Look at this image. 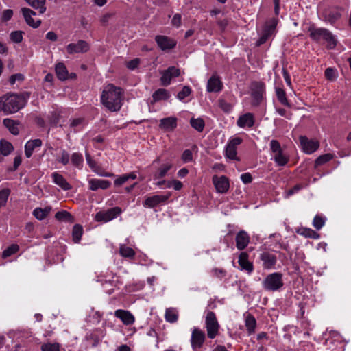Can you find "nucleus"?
Returning a JSON list of instances; mask_svg holds the SVG:
<instances>
[{
    "instance_id": "obj_1",
    "label": "nucleus",
    "mask_w": 351,
    "mask_h": 351,
    "mask_svg": "<svg viewBox=\"0 0 351 351\" xmlns=\"http://www.w3.org/2000/svg\"><path fill=\"white\" fill-rule=\"evenodd\" d=\"M123 90L112 84L106 85L102 91L101 101L111 112L119 111L122 106Z\"/></svg>"
},
{
    "instance_id": "obj_2",
    "label": "nucleus",
    "mask_w": 351,
    "mask_h": 351,
    "mask_svg": "<svg viewBox=\"0 0 351 351\" xmlns=\"http://www.w3.org/2000/svg\"><path fill=\"white\" fill-rule=\"evenodd\" d=\"M29 97L28 93L20 95L8 93L0 97V112H3L5 114L18 112L25 106Z\"/></svg>"
},
{
    "instance_id": "obj_3",
    "label": "nucleus",
    "mask_w": 351,
    "mask_h": 351,
    "mask_svg": "<svg viewBox=\"0 0 351 351\" xmlns=\"http://www.w3.org/2000/svg\"><path fill=\"white\" fill-rule=\"evenodd\" d=\"M309 36L311 38L316 42L324 40L327 44V48L334 49L337 45V40L332 34L325 28H317L315 26H311L308 28Z\"/></svg>"
},
{
    "instance_id": "obj_4",
    "label": "nucleus",
    "mask_w": 351,
    "mask_h": 351,
    "mask_svg": "<svg viewBox=\"0 0 351 351\" xmlns=\"http://www.w3.org/2000/svg\"><path fill=\"white\" fill-rule=\"evenodd\" d=\"M262 285L265 291L272 292L278 291L284 285L282 274L280 272L268 274L263 280Z\"/></svg>"
},
{
    "instance_id": "obj_5",
    "label": "nucleus",
    "mask_w": 351,
    "mask_h": 351,
    "mask_svg": "<svg viewBox=\"0 0 351 351\" xmlns=\"http://www.w3.org/2000/svg\"><path fill=\"white\" fill-rule=\"evenodd\" d=\"M270 149L272 159L278 166L283 167L288 163L289 156L283 152L280 143L277 140L273 139L270 141Z\"/></svg>"
},
{
    "instance_id": "obj_6",
    "label": "nucleus",
    "mask_w": 351,
    "mask_h": 351,
    "mask_svg": "<svg viewBox=\"0 0 351 351\" xmlns=\"http://www.w3.org/2000/svg\"><path fill=\"white\" fill-rule=\"evenodd\" d=\"M205 326L209 339H214L219 334L220 325L214 312L209 311L206 313Z\"/></svg>"
},
{
    "instance_id": "obj_7",
    "label": "nucleus",
    "mask_w": 351,
    "mask_h": 351,
    "mask_svg": "<svg viewBox=\"0 0 351 351\" xmlns=\"http://www.w3.org/2000/svg\"><path fill=\"white\" fill-rule=\"evenodd\" d=\"M121 208L119 207H114L106 211H99L96 213L95 219L99 222H108L116 218L121 213Z\"/></svg>"
},
{
    "instance_id": "obj_8",
    "label": "nucleus",
    "mask_w": 351,
    "mask_h": 351,
    "mask_svg": "<svg viewBox=\"0 0 351 351\" xmlns=\"http://www.w3.org/2000/svg\"><path fill=\"white\" fill-rule=\"evenodd\" d=\"M243 142V140L240 137H234L230 139L225 149V155L227 158L230 160H239L237 157V146Z\"/></svg>"
},
{
    "instance_id": "obj_9",
    "label": "nucleus",
    "mask_w": 351,
    "mask_h": 351,
    "mask_svg": "<svg viewBox=\"0 0 351 351\" xmlns=\"http://www.w3.org/2000/svg\"><path fill=\"white\" fill-rule=\"evenodd\" d=\"M276 23L275 21H269L267 22L263 28V34L256 42V45L260 46L264 44L269 37L275 32Z\"/></svg>"
},
{
    "instance_id": "obj_10",
    "label": "nucleus",
    "mask_w": 351,
    "mask_h": 351,
    "mask_svg": "<svg viewBox=\"0 0 351 351\" xmlns=\"http://www.w3.org/2000/svg\"><path fill=\"white\" fill-rule=\"evenodd\" d=\"M206 339V335L204 331L195 328L191 334V343L193 350L199 349L204 344Z\"/></svg>"
},
{
    "instance_id": "obj_11",
    "label": "nucleus",
    "mask_w": 351,
    "mask_h": 351,
    "mask_svg": "<svg viewBox=\"0 0 351 351\" xmlns=\"http://www.w3.org/2000/svg\"><path fill=\"white\" fill-rule=\"evenodd\" d=\"M213 183L216 189L217 192L219 193H226L229 190V180L225 176H221L220 177L214 176L213 177Z\"/></svg>"
},
{
    "instance_id": "obj_12",
    "label": "nucleus",
    "mask_w": 351,
    "mask_h": 351,
    "mask_svg": "<svg viewBox=\"0 0 351 351\" xmlns=\"http://www.w3.org/2000/svg\"><path fill=\"white\" fill-rule=\"evenodd\" d=\"M300 143L303 151L308 154L313 153L319 147L318 141L309 140L307 137L303 136L300 137Z\"/></svg>"
},
{
    "instance_id": "obj_13",
    "label": "nucleus",
    "mask_w": 351,
    "mask_h": 351,
    "mask_svg": "<svg viewBox=\"0 0 351 351\" xmlns=\"http://www.w3.org/2000/svg\"><path fill=\"white\" fill-rule=\"evenodd\" d=\"M160 77L161 84L162 86H168L170 84L173 77H178L180 74V69L175 67H169L167 70L163 71Z\"/></svg>"
},
{
    "instance_id": "obj_14",
    "label": "nucleus",
    "mask_w": 351,
    "mask_h": 351,
    "mask_svg": "<svg viewBox=\"0 0 351 351\" xmlns=\"http://www.w3.org/2000/svg\"><path fill=\"white\" fill-rule=\"evenodd\" d=\"M155 40L161 50H169L173 49L176 45V42L166 36L158 35L155 37Z\"/></svg>"
},
{
    "instance_id": "obj_15",
    "label": "nucleus",
    "mask_w": 351,
    "mask_h": 351,
    "mask_svg": "<svg viewBox=\"0 0 351 351\" xmlns=\"http://www.w3.org/2000/svg\"><path fill=\"white\" fill-rule=\"evenodd\" d=\"M89 45L87 42L80 40L77 43H70L66 47L69 54L77 53H86L89 50Z\"/></svg>"
},
{
    "instance_id": "obj_16",
    "label": "nucleus",
    "mask_w": 351,
    "mask_h": 351,
    "mask_svg": "<svg viewBox=\"0 0 351 351\" xmlns=\"http://www.w3.org/2000/svg\"><path fill=\"white\" fill-rule=\"evenodd\" d=\"M169 197L170 194L167 195H155L148 197L144 201L143 206L147 208H154L158 204L165 202Z\"/></svg>"
},
{
    "instance_id": "obj_17",
    "label": "nucleus",
    "mask_w": 351,
    "mask_h": 351,
    "mask_svg": "<svg viewBox=\"0 0 351 351\" xmlns=\"http://www.w3.org/2000/svg\"><path fill=\"white\" fill-rule=\"evenodd\" d=\"M265 93V84L261 82H254L252 84V97L258 104Z\"/></svg>"
},
{
    "instance_id": "obj_18",
    "label": "nucleus",
    "mask_w": 351,
    "mask_h": 351,
    "mask_svg": "<svg viewBox=\"0 0 351 351\" xmlns=\"http://www.w3.org/2000/svg\"><path fill=\"white\" fill-rule=\"evenodd\" d=\"M236 247L239 250H244L250 243V236L244 230L239 231L235 237Z\"/></svg>"
},
{
    "instance_id": "obj_19",
    "label": "nucleus",
    "mask_w": 351,
    "mask_h": 351,
    "mask_svg": "<svg viewBox=\"0 0 351 351\" xmlns=\"http://www.w3.org/2000/svg\"><path fill=\"white\" fill-rule=\"evenodd\" d=\"M114 316L120 319L125 325H132L135 322L134 316L129 311L118 309L115 311Z\"/></svg>"
},
{
    "instance_id": "obj_20",
    "label": "nucleus",
    "mask_w": 351,
    "mask_h": 351,
    "mask_svg": "<svg viewBox=\"0 0 351 351\" xmlns=\"http://www.w3.org/2000/svg\"><path fill=\"white\" fill-rule=\"evenodd\" d=\"M21 12L25 18V20L28 25L33 28L38 27L41 24V21L38 20L36 21L32 18V16L36 15V12L29 8H23Z\"/></svg>"
},
{
    "instance_id": "obj_21",
    "label": "nucleus",
    "mask_w": 351,
    "mask_h": 351,
    "mask_svg": "<svg viewBox=\"0 0 351 351\" xmlns=\"http://www.w3.org/2000/svg\"><path fill=\"white\" fill-rule=\"evenodd\" d=\"M178 119L175 117H169L160 119L159 128L165 132H171L177 127Z\"/></svg>"
},
{
    "instance_id": "obj_22",
    "label": "nucleus",
    "mask_w": 351,
    "mask_h": 351,
    "mask_svg": "<svg viewBox=\"0 0 351 351\" xmlns=\"http://www.w3.org/2000/svg\"><path fill=\"white\" fill-rule=\"evenodd\" d=\"M223 84L219 77L217 75H213L208 81L206 89L208 92L218 93L222 90Z\"/></svg>"
},
{
    "instance_id": "obj_23",
    "label": "nucleus",
    "mask_w": 351,
    "mask_h": 351,
    "mask_svg": "<svg viewBox=\"0 0 351 351\" xmlns=\"http://www.w3.org/2000/svg\"><path fill=\"white\" fill-rule=\"evenodd\" d=\"M53 182L60 187L64 191H69L72 189V186L66 181L62 175L58 172L51 173Z\"/></svg>"
},
{
    "instance_id": "obj_24",
    "label": "nucleus",
    "mask_w": 351,
    "mask_h": 351,
    "mask_svg": "<svg viewBox=\"0 0 351 351\" xmlns=\"http://www.w3.org/2000/svg\"><path fill=\"white\" fill-rule=\"evenodd\" d=\"M248 254L247 252H241L239 256V265L241 269L246 271L250 274L254 270V266L252 263L248 261Z\"/></svg>"
},
{
    "instance_id": "obj_25",
    "label": "nucleus",
    "mask_w": 351,
    "mask_h": 351,
    "mask_svg": "<svg viewBox=\"0 0 351 351\" xmlns=\"http://www.w3.org/2000/svg\"><path fill=\"white\" fill-rule=\"evenodd\" d=\"M237 125L240 128H252L254 124V117L253 114L247 112L240 116L237 120Z\"/></svg>"
},
{
    "instance_id": "obj_26",
    "label": "nucleus",
    "mask_w": 351,
    "mask_h": 351,
    "mask_svg": "<svg viewBox=\"0 0 351 351\" xmlns=\"http://www.w3.org/2000/svg\"><path fill=\"white\" fill-rule=\"evenodd\" d=\"M89 189L97 191L99 189H107L110 186V182L106 180L90 179L88 180Z\"/></svg>"
},
{
    "instance_id": "obj_27",
    "label": "nucleus",
    "mask_w": 351,
    "mask_h": 351,
    "mask_svg": "<svg viewBox=\"0 0 351 351\" xmlns=\"http://www.w3.org/2000/svg\"><path fill=\"white\" fill-rule=\"evenodd\" d=\"M260 258L263 262V267L267 269L273 268L277 261L276 256L269 252L262 253Z\"/></svg>"
},
{
    "instance_id": "obj_28",
    "label": "nucleus",
    "mask_w": 351,
    "mask_h": 351,
    "mask_svg": "<svg viewBox=\"0 0 351 351\" xmlns=\"http://www.w3.org/2000/svg\"><path fill=\"white\" fill-rule=\"evenodd\" d=\"M42 145V141L40 139H34L28 141L25 145V154L27 158H30L36 148L40 147Z\"/></svg>"
},
{
    "instance_id": "obj_29",
    "label": "nucleus",
    "mask_w": 351,
    "mask_h": 351,
    "mask_svg": "<svg viewBox=\"0 0 351 351\" xmlns=\"http://www.w3.org/2000/svg\"><path fill=\"white\" fill-rule=\"evenodd\" d=\"M106 335V331L102 328L94 330L88 336V339L93 341V346H97Z\"/></svg>"
},
{
    "instance_id": "obj_30",
    "label": "nucleus",
    "mask_w": 351,
    "mask_h": 351,
    "mask_svg": "<svg viewBox=\"0 0 351 351\" xmlns=\"http://www.w3.org/2000/svg\"><path fill=\"white\" fill-rule=\"evenodd\" d=\"M3 123L12 134L17 135L19 133V121L7 118L3 119Z\"/></svg>"
},
{
    "instance_id": "obj_31",
    "label": "nucleus",
    "mask_w": 351,
    "mask_h": 351,
    "mask_svg": "<svg viewBox=\"0 0 351 351\" xmlns=\"http://www.w3.org/2000/svg\"><path fill=\"white\" fill-rule=\"evenodd\" d=\"M71 165L77 169H82L84 166V157L80 152H73L70 156Z\"/></svg>"
},
{
    "instance_id": "obj_32",
    "label": "nucleus",
    "mask_w": 351,
    "mask_h": 351,
    "mask_svg": "<svg viewBox=\"0 0 351 351\" xmlns=\"http://www.w3.org/2000/svg\"><path fill=\"white\" fill-rule=\"evenodd\" d=\"M245 325L246 327L247 332L249 335L255 332V328L256 326V321L255 317L251 315L248 314L245 319Z\"/></svg>"
},
{
    "instance_id": "obj_33",
    "label": "nucleus",
    "mask_w": 351,
    "mask_h": 351,
    "mask_svg": "<svg viewBox=\"0 0 351 351\" xmlns=\"http://www.w3.org/2000/svg\"><path fill=\"white\" fill-rule=\"evenodd\" d=\"M56 73L59 80H65L68 79V71L63 63L60 62L56 65Z\"/></svg>"
},
{
    "instance_id": "obj_34",
    "label": "nucleus",
    "mask_w": 351,
    "mask_h": 351,
    "mask_svg": "<svg viewBox=\"0 0 351 351\" xmlns=\"http://www.w3.org/2000/svg\"><path fill=\"white\" fill-rule=\"evenodd\" d=\"M170 94L167 90L165 88H159L156 90L153 95L152 97L154 101H158L160 100H167L169 98Z\"/></svg>"
},
{
    "instance_id": "obj_35",
    "label": "nucleus",
    "mask_w": 351,
    "mask_h": 351,
    "mask_svg": "<svg viewBox=\"0 0 351 351\" xmlns=\"http://www.w3.org/2000/svg\"><path fill=\"white\" fill-rule=\"evenodd\" d=\"M30 6L34 9H38L40 14H43L46 10V0H25Z\"/></svg>"
},
{
    "instance_id": "obj_36",
    "label": "nucleus",
    "mask_w": 351,
    "mask_h": 351,
    "mask_svg": "<svg viewBox=\"0 0 351 351\" xmlns=\"http://www.w3.org/2000/svg\"><path fill=\"white\" fill-rule=\"evenodd\" d=\"M136 178V175L134 172H132L128 174H123L114 180V184L116 186H120L125 184L128 180H135Z\"/></svg>"
},
{
    "instance_id": "obj_37",
    "label": "nucleus",
    "mask_w": 351,
    "mask_h": 351,
    "mask_svg": "<svg viewBox=\"0 0 351 351\" xmlns=\"http://www.w3.org/2000/svg\"><path fill=\"white\" fill-rule=\"evenodd\" d=\"M51 210V207H46L45 208H36L33 211L34 216L38 220L44 219Z\"/></svg>"
},
{
    "instance_id": "obj_38",
    "label": "nucleus",
    "mask_w": 351,
    "mask_h": 351,
    "mask_svg": "<svg viewBox=\"0 0 351 351\" xmlns=\"http://www.w3.org/2000/svg\"><path fill=\"white\" fill-rule=\"evenodd\" d=\"M55 217L58 221L73 222L74 218L72 215L66 210L58 211L56 213Z\"/></svg>"
},
{
    "instance_id": "obj_39",
    "label": "nucleus",
    "mask_w": 351,
    "mask_h": 351,
    "mask_svg": "<svg viewBox=\"0 0 351 351\" xmlns=\"http://www.w3.org/2000/svg\"><path fill=\"white\" fill-rule=\"evenodd\" d=\"M119 254L121 256L129 258H133L135 256L134 250L124 244L120 245Z\"/></svg>"
},
{
    "instance_id": "obj_40",
    "label": "nucleus",
    "mask_w": 351,
    "mask_h": 351,
    "mask_svg": "<svg viewBox=\"0 0 351 351\" xmlns=\"http://www.w3.org/2000/svg\"><path fill=\"white\" fill-rule=\"evenodd\" d=\"M276 94L278 101L284 106L290 107L291 105L287 98L286 93L282 88H276Z\"/></svg>"
},
{
    "instance_id": "obj_41",
    "label": "nucleus",
    "mask_w": 351,
    "mask_h": 351,
    "mask_svg": "<svg viewBox=\"0 0 351 351\" xmlns=\"http://www.w3.org/2000/svg\"><path fill=\"white\" fill-rule=\"evenodd\" d=\"M83 234V227L80 224H75L72 231V237L74 243H77L81 240Z\"/></svg>"
},
{
    "instance_id": "obj_42",
    "label": "nucleus",
    "mask_w": 351,
    "mask_h": 351,
    "mask_svg": "<svg viewBox=\"0 0 351 351\" xmlns=\"http://www.w3.org/2000/svg\"><path fill=\"white\" fill-rule=\"evenodd\" d=\"M335 157V155L330 153L324 154L323 155L319 156L315 161V167L322 165L327 162L331 160Z\"/></svg>"
},
{
    "instance_id": "obj_43",
    "label": "nucleus",
    "mask_w": 351,
    "mask_h": 351,
    "mask_svg": "<svg viewBox=\"0 0 351 351\" xmlns=\"http://www.w3.org/2000/svg\"><path fill=\"white\" fill-rule=\"evenodd\" d=\"M165 319L170 323H174L178 320V315L176 309L169 308L165 311Z\"/></svg>"
},
{
    "instance_id": "obj_44",
    "label": "nucleus",
    "mask_w": 351,
    "mask_h": 351,
    "mask_svg": "<svg viewBox=\"0 0 351 351\" xmlns=\"http://www.w3.org/2000/svg\"><path fill=\"white\" fill-rule=\"evenodd\" d=\"M70 154L66 149H62L59 156L56 158V161L64 166L69 163Z\"/></svg>"
},
{
    "instance_id": "obj_45",
    "label": "nucleus",
    "mask_w": 351,
    "mask_h": 351,
    "mask_svg": "<svg viewBox=\"0 0 351 351\" xmlns=\"http://www.w3.org/2000/svg\"><path fill=\"white\" fill-rule=\"evenodd\" d=\"M13 150L12 145L4 140L0 141V154L8 155Z\"/></svg>"
},
{
    "instance_id": "obj_46",
    "label": "nucleus",
    "mask_w": 351,
    "mask_h": 351,
    "mask_svg": "<svg viewBox=\"0 0 351 351\" xmlns=\"http://www.w3.org/2000/svg\"><path fill=\"white\" fill-rule=\"evenodd\" d=\"M191 125L198 132H202L204 128V121L201 118H192L190 120Z\"/></svg>"
},
{
    "instance_id": "obj_47",
    "label": "nucleus",
    "mask_w": 351,
    "mask_h": 351,
    "mask_svg": "<svg viewBox=\"0 0 351 351\" xmlns=\"http://www.w3.org/2000/svg\"><path fill=\"white\" fill-rule=\"evenodd\" d=\"M87 164L89 165V167L91 168V169L93 171H95V173H97L99 176H105V177H112V176H114L113 173H105V172L100 171L99 170V168L97 166V162L93 159H92L90 161L88 162Z\"/></svg>"
},
{
    "instance_id": "obj_48",
    "label": "nucleus",
    "mask_w": 351,
    "mask_h": 351,
    "mask_svg": "<svg viewBox=\"0 0 351 351\" xmlns=\"http://www.w3.org/2000/svg\"><path fill=\"white\" fill-rule=\"evenodd\" d=\"M19 250V247L16 244H12L10 245L8 247H7L3 252H2V257L3 258H8L12 254H16Z\"/></svg>"
},
{
    "instance_id": "obj_49",
    "label": "nucleus",
    "mask_w": 351,
    "mask_h": 351,
    "mask_svg": "<svg viewBox=\"0 0 351 351\" xmlns=\"http://www.w3.org/2000/svg\"><path fill=\"white\" fill-rule=\"evenodd\" d=\"M171 168V165H162L158 171L154 174V178L155 179H160L166 176L167 172L169 171V169Z\"/></svg>"
},
{
    "instance_id": "obj_50",
    "label": "nucleus",
    "mask_w": 351,
    "mask_h": 351,
    "mask_svg": "<svg viewBox=\"0 0 351 351\" xmlns=\"http://www.w3.org/2000/svg\"><path fill=\"white\" fill-rule=\"evenodd\" d=\"M298 232L305 237L314 239L319 238V234L311 228H302L299 230Z\"/></svg>"
},
{
    "instance_id": "obj_51",
    "label": "nucleus",
    "mask_w": 351,
    "mask_h": 351,
    "mask_svg": "<svg viewBox=\"0 0 351 351\" xmlns=\"http://www.w3.org/2000/svg\"><path fill=\"white\" fill-rule=\"evenodd\" d=\"M24 32L23 31H13L10 34V40L15 43H20L23 40Z\"/></svg>"
},
{
    "instance_id": "obj_52",
    "label": "nucleus",
    "mask_w": 351,
    "mask_h": 351,
    "mask_svg": "<svg viewBox=\"0 0 351 351\" xmlns=\"http://www.w3.org/2000/svg\"><path fill=\"white\" fill-rule=\"evenodd\" d=\"M325 221L324 217L317 215L313 219V225L316 230H319L324 226Z\"/></svg>"
},
{
    "instance_id": "obj_53",
    "label": "nucleus",
    "mask_w": 351,
    "mask_h": 351,
    "mask_svg": "<svg viewBox=\"0 0 351 351\" xmlns=\"http://www.w3.org/2000/svg\"><path fill=\"white\" fill-rule=\"evenodd\" d=\"M42 351H60L58 343H47L41 346Z\"/></svg>"
},
{
    "instance_id": "obj_54",
    "label": "nucleus",
    "mask_w": 351,
    "mask_h": 351,
    "mask_svg": "<svg viewBox=\"0 0 351 351\" xmlns=\"http://www.w3.org/2000/svg\"><path fill=\"white\" fill-rule=\"evenodd\" d=\"M10 195V190L8 189L0 191V208L5 206Z\"/></svg>"
},
{
    "instance_id": "obj_55",
    "label": "nucleus",
    "mask_w": 351,
    "mask_h": 351,
    "mask_svg": "<svg viewBox=\"0 0 351 351\" xmlns=\"http://www.w3.org/2000/svg\"><path fill=\"white\" fill-rule=\"evenodd\" d=\"M191 93V89L189 86H185L182 88V90L178 94V98L180 100H183L185 97H188Z\"/></svg>"
},
{
    "instance_id": "obj_56",
    "label": "nucleus",
    "mask_w": 351,
    "mask_h": 351,
    "mask_svg": "<svg viewBox=\"0 0 351 351\" xmlns=\"http://www.w3.org/2000/svg\"><path fill=\"white\" fill-rule=\"evenodd\" d=\"M325 77L326 79L333 81L336 79V71L332 68H327L325 70Z\"/></svg>"
},
{
    "instance_id": "obj_57",
    "label": "nucleus",
    "mask_w": 351,
    "mask_h": 351,
    "mask_svg": "<svg viewBox=\"0 0 351 351\" xmlns=\"http://www.w3.org/2000/svg\"><path fill=\"white\" fill-rule=\"evenodd\" d=\"M182 160L184 162H191L193 160V154L190 149H186L182 154Z\"/></svg>"
},
{
    "instance_id": "obj_58",
    "label": "nucleus",
    "mask_w": 351,
    "mask_h": 351,
    "mask_svg": "<svg viewBox=\"0 0 351 351\" xmlns=\"http://www.w3.org/2000/svg\"><path fill=\"white\" fill-rule=\"evenodd\" d=\"M13 16V11L11 9H7L3 10L1 15V21L3 22H6L11 19Z\"/></svg>"
},
{
    "instance_id": "obj_59",
    "label": "nucleus",
    "mask_w": 351,
    "mask_h": 351,
    "mask_svg": "<svg viewBox=\"0 0 351 351\" xmlns=\"http://www.w3.org/2000/svg\"><path fill=\"white\" fill-rule=\"evenodd\" d=\"M212 273L214 276L219 278L220 279L225 277V276L226 274V271L224 269H221V268H215V269H212Z\"/></svg>"
},
{
    "instance_id": "obj_60",
    "label": "nucleus",
    "mask_w": 351,
    "mask_h": 351,
    "mask_svg": "<svg viewBox=\"0 0 351 351\" xmlns=\"http://www.w3.org/2000/svg\"><path fill=\"white\" fill-rule=\"evenodd\" d=\"M219 107L224 111V112H229L230 111L232 106L230 104H228L227 101H226L223 99H220L219 101Z\"/></svg>"
},
{
    "instance_id": "obj_61",
    "label": "nucleus",
    "mask_w": 351,
    "mask_h": 351,
    "mask_svg": "<svg viewBox=\"0 0 351 351\" xmlns=\"http://www.w3.org/2000/svg\"><path fill=\"white\" fill-rule=\"evenodd\" d=\"M302 185L301 184H296L295 185L292 189L288 190L286 192V197H289V196L293 195L294 193H297L300 190L302 189Z\"/></svg>"
},
{
    "instance_id": "obj_62",
    "label": "nucleus",
    "mask_w": 351,
    "mask_h": 351,
    "mask_svg": "<svg viewBox=\"0 0 351 351\" xmlns=\"http://www.w3.org/2000/svg\"><path fill=\"white\" fill-rule=\"evenodd\" d=\"M23 80H24L23 75H22L21 73H17V74L11 75V77H10V83L11 84H14L16 80L23 81Z\"/></svg>"
},
{
    "instance_id": "obj_63",
    "label": "nucleus",
    "mask_w": 351,
    "mask_h": 351,
    "mask_svg": "<svg viewBox=\"0 0 351 351\" xmlns=\"http://www.w3.org/2000/svg\"><path fill=\"white\" fill-rule=\"evenodd\" d=\"M112 16L113 14L110 13L104 14L100 19V22L102 24V25H107Z\"/></svg>"
},
{
    "instance_id": "obj_64",
    "label": "nucleus",
    "mask_w": 351,
    "mask_h": 351,
    "mask_svg": "<svg viewBox=\"0 0 351 351\" xmlns=\"http://www.w3.org/2000/svg\"><path fill=\"white\" fill-rule=\"evenodd\" d=\"M241 179L244 184H249L252 181V176L250 173H245L241 176Z\"/></svg>"
}]
</instances>
